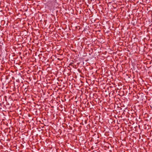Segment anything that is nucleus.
I'll list each match as a JSON object with an SVG mask.
<instances>
[{
  "instance_id": "nucleus-7",
  "label": "nucleus",
  "mask_w": 152,
  "mask_h": 152,
  "mask_svg": "<svg viewBox=\"0 0 152 152\" xmlns=\"http://www.w3.org/2000/svg\"><path fill=\"white\" fill-rule=\"evenodd\" d=\"M48 84L49 83L51 84V82H48Z\"/></svg>"
},
{
  "instance_id": "nucleus-1",
  "label": "nucleus",
  "mask_w": 152,
  "mask_h": 152,
  "mask_svg": "<svg viewBox=\"0 0 152 152\" xmlns=\"http://www.w3.org/2000/svg\"><path fill=\"white\" fill-rule=\"evenodd\" d=\"M54 1L53 0L51 1L50 0L48 1V3H49L48 5H49V7H51V8L50 9V10L52 9V7L54 5Z\"/></svg>"
},
{
  "instance_id": "nucleus-6",
  "label": "nucleus",
  "mask_w": 152,
  "mask_h": 152,
  "mask_svg": "<svg viewBox=\"0 0 152 152\" xmlns=\"http://www.w3.org/2000/svg\"><path fill=\"white\" fill-rule=\"evenodd\" d=\"M47 20H45V21H44V22H45V24H46V23H47Z\"/></svg>"
},
{
  "instance_id": "nucleus-13",
  "label": "nucleus",
  "mask_w": 152,
  "mask_h": 152,
  "mask_svg": "<svg viewBox=\"0 0 152 152\" xmlns=\"http://www.w3.org/2000/svg\"><path fill=\"white\" fill-rule=\"evenodd\" d=\"M48 37H49V36L48 35Z\"/></svg>"
},
{
  "instance_id": "nucleus-10",
  "label": "nucleus",
  "mask_w": 152,
  "mask_h": 152,
  "mask_svg": "<svg viewBox=\"0 0 152 152\" xmlns=\"http://www.w3.org/2000/svg\"><path fill=\"white\" fill-rule=\"evenodd\" d=\"M43 128H44V129H43V130H45V127H44Z\"/></svg>"
},
{
  "instance_id": "nucleus-8",
  "label": "nucleus",
  "mask_w": 152,
  "mask_h": 152,
  "mask_svg": "<svg viewBox=\"0 0 152 152\" xmlns=\"http://www.w3.org/2000/svg\"><path fill=\"white\" fill-rule=\"evenodd\" d=\"M49 78H50V77H48V80H50V79H49Z\"/></svg>"
},
{
  "instance_id": "nucleus-12",
  "label": "nucleus",
  "mask_w": 152,
  "mask_h": 152,
  "mask_svg": "<svg viewBox=\"0 0 152 152\" xmlns=\"http://www.w3.org/2000/svg\"><path fill=\"white\" fill-rule=\"evenodd\" d=\"M49 148H51V147H49Z\"/></svg>"
},
{
  "instance_id": "nucleus-11",
  "label": "nucleus",
  "mask_w": 152,
  "mask_h": 152,
  "mask_svg": "<svg viewBox=\"0 0 152 152\" xmlns=\"http://www.w3.org/2000/svg\"><path fill=\"white\" fill-rule=\"evenodd\" d=\"M46 81H48V79H47L46 80Z\"/></svg>"
},
{
  "instance_id": "nucleus-4",
  "label": "nucleus",
  "mask_w": 152,
  "mask_h": 152,
  "mask_svg": "<svg viewBox=\"0 0 152 152\" xmlns=\"http://www.w3.org/2000/svg\"><path fill=\"white\" fill-rule=\"evenodd\" d=\"M49 68V67H48V68ZM50 69H48V72L50 70V71H51L52 70V69H51L50 68V67H49V68Z\"/></svg>"
},
{
  "instance_id": "nucleus-9",
  "label": "nucleus",
  "mask_w": 152,
  "mask_h": 152,
  "mask_svg": "<svg viewBox=\"0 0 152 152\" xmlns=\"http://www.w3.org/2000/svg\"><path fill=\"white\" fill-rule=\"evenodd\" d=\"M1 106V103H0V107Z\"/></svg>"
},
{
  "instance_id": "nucleus-5",
  "label": "nucleus",
  "mask_w": 152,
  "mask_h": 152,
  "mask_svg": "<svg viewBox=\"0 0 152 152\" xmlns=\"http://www.w3.org/2000/svg\"><path fill=\"white\" fill-rule=\"evenodd\" d=\"M43 84L44 85V86L45 87H46L45 86H46V84H45V83H43Z\"/></svg>"
},
{
  "instance_id": "nucleus-3",
  "label": "nucleus",
  "mask_w": 152,
  "mask_h": 152,
  "mask_svg": "<svg viewBox=\"0 0 152 152\" xmlns=\"http://www.w3.org/2000/svg\"><path fill=\"white\" fill-rule=\"evenodd\" d=\"M49 44H50V43L49 44H48V48L50 47H51V45H49Z\"/></svg>"
},
{
  "instance_id": "nucleus-14",
  "label": "nucleus",
  "mask_w": 152,
  "mask_h": 152,
  "mask_svg": "<svg viewBox=\"0 0 152 152\" xmlns=\"http://www.w3.org/2000/svg\"><path fill=\"white\" fill-rule=\"evenodd\" d=\"M47 37V36H46V38Z\"/></svg>"
},
{
  "instance_id": "nucleus-2",
  "label": "nucleus",
  "mask_w": 152,
  "mask_h": 152,
  "mask_svg": "<svg viewBox=\"0 0 152 152\" xmlns=\"http://www.w3.org/2000/svg\"><path fill=\"white\" fill-rule=\"evenodd\" d=\"M44 61H45V62H48V60H47V58L46 57H44Z\"/></svg>"
},
{
  "instance_id": "nucleus-15",
  "label": "nucleus",
  "mask_w": 152,
  "mask_h": 152,
  "mask_svg": "<svg viewBox=\"0 0 152 152\" xmlns=\"http://www.w3.org/2000/svg\"><path fill=\"white\" fill-rule=\"evenodd\" d=\"M48 86H49V85H48Z\"/></svg>"
}]
</instances>
